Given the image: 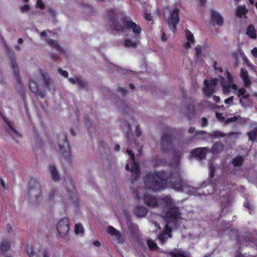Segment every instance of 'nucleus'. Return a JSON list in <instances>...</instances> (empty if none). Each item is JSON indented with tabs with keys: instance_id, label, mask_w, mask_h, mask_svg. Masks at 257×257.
<instances>
[{
	"instance_id": "obj_1",
	"label": "nucleus",
	"mask_w": 257,
	"mask_h": 257,
	"mask_svg": "<svg viewBox=\"0 0 257 257\" xmlns=\"http://www.w3.org/2000/svg\"><path fill=\"white\" fill-rule=\"evenodd\" d=\"M145 187L153 191H161L168 187L184 192L189 195H204L213 194L218 195L216 187H222L223 185L218 182L215 185L209 182L203 183L198 189L188 186L181 178L179 169L175 167L169 176L165 172H155L149 174L144 178Z\"/></svg>"
},
{
	"instance_id": "obj_2",
	"label": "nucleus",
	"mask_w": 257,
	"mask_h": 257,
	"mask_svg": "<svg viewBox=\"0 0 257 257\" xmlns=\"http://www.w3.org/2000/svg\"><path fill=\"white\" fill-rule=\"evenodd\" d=\"M138 200L143 199L144 203L151 207L163 208V212L161 215L155 214L154 220H152V226L156 228L155 231L159 232L158 238L162 243L171 237V229L175 227L180 218L178 208L174 204V201L170 195H163L157 200L147 192L141 193L137 190Z\"/></svg>"
},
{
	"instance_id": "obj_3",
	"label": "nucleus",
	"mask_w": 257,
	"mask_h": 257,
	"mask_svg": "<svg viewBox=\"0 0 257 257\" xmlns=\"http://www.w3.org/2000/svg\"><path fill=\"white\" fill-rule=\"evenodd\" d=\"M213 67L216 73H221L218 78H214L210 80H205L204 84L205 88L203 89V93L207 97H210L217 89L221 87L223 92L227 94L230 89L235 90L234 94H236L239 99V103L243 107H249L251 105V101L249 98V94L244 88L237 89L236 84L233 83L232 77L230 74L226 70L223 71L222 68L215 62Z\"/></svg>"
},
{
	"instance_id": "obj_4",
	"label": "nucleus",
	"mask_w": 257,
	"mask_h": 257,
	"mask_svg": "<svg viewBox=\"0 0 257 257\" xmlns=\"http://www.w3.org/2000/svg\"><path fill=\"white\" fill-rule=\"evenodd\" d=\"M110 26L112 30L123 32L127 36H133L136 38H141L142 32L141 27L134 22L130 18L125 17L122 19L120 23L114 16L111 18Z\"/></svg>"
},
{
	"instance_id": "obj_5",
	"label": "nucleus",
	"mask_w": 257,
	"mask_h": 257,
	"mask_svg": "<svg viewBox=\"0 0 257 257\" xmlns=\"http://www.w3.org/2000/svg\"><path fill=\"white\" fill-rule=\"evenodd\" d=\"M179 10L177 8H168L164 11L165 20L170 27L172 26L173 32H175L176 26L179 22Z\"/></svg>"
},
{
	"instance_id": "obj_6",
	"label": "nucleus",
	"mask_w": 257,
	"mask_h": 257,
	"mask_svg": "<svg viewBox=\"0 0 257 257\" xmlns=\"http://www.w3.org/2000/svg\"><path fill=\"white\" fill-rule=\"evenodd\" d=\"M161 144L163 151L164 153L169 154L175 158H178L179 153L174 148L171 136L168 134L164 135L162 138Z\"/></svg>"
},
{
	"instance_id": "obj_7",
	"label": "nucleus",
	"mask_w": 257,
	"mask_h": 257,
	"mask_svg": "<svg viewBox=\"0 0 257 257\" xmlns=\"http://www.w3.org/2000/svg\"><path fill=\"white\" fill-rule=\"evenodd\" d=\"M57 143L59 147L61 153L63 154L64 157L67 159L71 158V152L69 144L67 141L66 135L64 133H61L58 135L57 138Z\"/></svg>"
},
{
	"instance_id": "obj_8",
	"label": "nucleus",
	"mask_w": 257,
	"mask_h": 257,
	"mask_svg": "<svg viewBox=\"0 0 257 257\" xmlns=\"http://www.w3.org/2000/svg\"><path fill=\"white\" fill-rule=\"evenodd\" d=\"M70 222L66 217L60 219L56 225L57 231L59 235L62 238H66L69 232Z\"/></svg>"
},
{
	"instance_id": "obj_9",
	"label": "nucleus",
	"mask_w": 257,
	"mask_h": 257,
	"mask_svg": "<svg viewBox=\"0 0 257 257\" xmlns=\"http://www.w3.org/2000/svg\"><path fill=\"white\" fill-rule=\"evenodd\" d=\"M127 153L131 158V162L126 166V170H130L132 173V178L137 180L140 177V170L138 165L135 161V156L132 150H127Z\"/></svg>"
},
{
	"instance_id": "obj_10",
	"label": "nucleus",
	"mask_w": 257,
	"mask_h": 257,
	"mask_svg": "<svg viewBox=\"0 0 257 257\" xmlns=\"http://www.w3.org/2000/svg\"><path fill=\"white\" fill-rule=\"evenodd\" d=\"M195 57L201 60L210 57L212 53L211 47L206 44L197 45L195 48Z\"/></svg>"
},
{
	"instance_id": "obj_11",
	"label": "nucleus",
	"mask_w": 257,
	"mask_h": 257,
	"mask_svg": "<svg viewBox=\"0 0 257 257\" xmlns=\"http://www.w3.org/2000/svg\"><path fill=\"white\" fill-rule=\"evenodd\" d=\"M185 35L186 41L183 44V46L186 49H190L195 44V39L193 34L189 30L185 31Z\"/></svg>"
},
{
	"instance_id": "obj_12",
	"label": "nucleus",
	"mask_w": 257,
	"mask_h": 257,
	"mask_svg": "<svg viewBox=\"0 0 257 257\" xmlns=\"http://www.w3.org/2000/svg\"><path fill=\"white\" fill-rule=\"evenodd\" d=\"M27 251L30 257H49V254L47 250H35L32 248L27 247Z\"/></svg>"
},
{
	"instance_id": "obj_13",
	"label": "nucleus",
	"mask_w": 257,
	"mask_h": 257,
	"mask_svg": "<svg viewBox=\"0 0 257 257\" xmlns=\"http://www.w3.org/2000/svg\"><path fill=\"white\" fill-rule=\"evenodd\" d=\"M128 38L124 41V44L125 47L135 48L139 44V40L141 38H136V37L133 36H128Z\"/></svg>"
},
{
	"instance_id": "obj_14",
	"label": "nucleus",
	"mask_w": 257,
	"mask_h": 257,
	"mask_svg": "<svg viewBox=\"0 0 257 257\" xmlns=\"http://www.w3.org/2000/svg\"><path fill=\"white\" fill-rule=\"evenodd\" d=\"M219 193L220 194V196H222V197H220V203L221 206L227 205L232 201V198L228 192H224L223 190H219Z\"/></svg>"
},
{
	"instance_id": "obj_15",
	"label": "nucleus",
	"mask_w": 257,
	"mask_h": 257,
	"mask_svg": "<svg viewBox=\"0 0 257 257\" xmlns=\"http://www.w3.org/2000/svg\"><path fill=\"white\" fill-rule=\"evenodd\" d=\"M68 80L70 83L76 85L80 89L84 88L86 85V82L81 77H70Z\"/></svg>"
},
{
	"instance_id": "obj_16",
	"label": "nucleus",
	"mask_w": 257,
	"mask_h": 257,
	"mask_svg": "<svg viewBox=\"0 0 257 257\" xmlns=\"http://www.w3.org/2000/svg\"><path fill=\"white\" fill-rule=\"evenodd\" d=\"M207 151L208 149L206 147L198 148L193 150L191 153L193 156L203 159L205 157Z\"/></svg>"
},
{
	"instance_id": "obj_17",
	"label": "nucleus",
	"mask_w": 257,
	"mask_h": 257,
	"mask_svg": "<svg viewBox=\"0 0 257 257\" xmlns=\"http://www.w3.org/2000/svg\"><path fill=\"white\" fill-rule=\"evenodd\" d=\"M212 22L214 24L222 26L223 23V18L217 12L212 11L211 12Z\"/></svg>"
},
{
	"instance_id": "obj_18",
	"label": "nucleus",
	"mask_w": 257,
	"mask_h": 257,
	"mask_svg": "<svg viewBox=\"0 0 257 257\" xmlns=\"http://www.w3.org/2000/svg\"><path fill=\"white\" fill-rule=\"evenodd\" d=\"M106 231L107 233L111 235L114 239H116L118 241H120L121 238L120 233L113 226H108L106 229Z\"/></svg>"
},
{
	"instance_id": "obj_19",
	"label": "nucleus",
	"mask_w": 257,
	"mask_h": 257,
	"mask_svg": "<svg viewBox=\"0 0 257 257\" xmlns=\"http://www.w3.org/2000/svg\"><path fill=\"white\" fill-rule=\"evenodd\" d=\"M240 76L243 80L244 86L246 87H248L251 84V81L249 78L247 71L243 69H241Z\"/></svg>"
},
{
	"instance_id": "obj_20",
	"label": "nucleus",
	"mask_w": 257,
	"mask_h": 257,
	"mask_svg": "<svg viewBox=\"0 0 257 257\" xmlns=\"http://www.w3.org/2000/svg\"><path fill=\"white\" fill-rule=\"evenodd\" d=\"M30 88L31 91L35 93L37 95L43 98L44 97V94L40 91L39 90L38 86L34 80H31L30 82Z\"/></svg>"
},
{
	"instance_id": "obj_21",
	"label": "nucleus",
	"mask_w": 257,
	"mask_h": 257,
	"mask_svg": "<svg viewBox=\"0 0 257 257\" xmlns=\"http://www.w3.org/2000/svg\"><path fill=\"white\" fill-rule=\"evenodd\" d=\"M4 120L7 124V130L8 133L10 134L13 137L16 138L19 136V134L18 132L10 124V121L6 118H4Z\"/></svg>"
},
{
	"instance_id": "obj_22",
	"label": "nucleus",
	"mask_w": 257,
	"mask_h": 257,
	"mask_svg": "<svg viewBox=\"0 0 257 257\" xmlns=\"http://www.w3.org/2000/svg\"><path fill=\"white\" fill-rule=\"evenodd\" d=\"M134 214L138 217H142L147 213V209L143 206L136 207L134 209Z\"/></svg>"
},
{
	"instance_id": "obj_23",
	"label": "nucleus",
	"mask_w": 257,
	"mask_h": 257,
	"mask_svg": "<svg viewBox=\"0 0 257 257\" xmlns=\"http://www.w3.org/2000/svg\"><path fill=\"white\" fill-rule=\"evenodd\" d=\"M11 247L10 243L7 240H3L0 245V250L2 254L7 256L6 253L10 249Z\"/></svg>"
},
{
	"instance_id": "obj_24",
	"label": "nucleus",
	"mask_w": 257,
	"mask_h": 257,
	"mask_svg": "<svg viewBox=\"0 0 257 257\" xmlns=\"http://www.w3.org/2000/svg\"><path fill=\"white\" fill-rule=\"evenodd\" d=\"M247 9L245 6H239L236 10V15L237 17L241 18L245 16L247 13Z\"/></svg>"
},
{
	"instance_id": "obj_25",
	"label": "nucleus",
	"mask_w": 257,
	"mask_h": 257,
	"mask_svg": "<svg viewBox=\"0 0 257 257\" xmlns=\"http://www.w3.org/2000/svg\"><path fill=\"white\" fill-rule=\"evenodd\" d=\"M246 33L251 39L256 38L255 30L252 25H250L248 27Z\"/></svg>"
},
{
	"instance_id": "obj_26",
	"label": "nucleus",
	"mask_w": 257,
	"mask_h": 257,
	"mask_svg": "<svg viewBox=\"0 0 257 257\" xmlns=\"http://www.w3.org/2000/svg\"><path fill=\"white\" fill-rule=\"evenodd\" d=\"M48 44L54 49H56V51L58 53L62 52V48L59 46L58 43L52 40H50L48 42Z\"/></svg>"
},
{
	"instance_id": "obj_27",
	"label": "nucleus",
	"mask_w": 257,
	"mask_h": 257,
	"mask_svg": "<svg viewBox=\"0 0 257 257\" xmlns=\"http://www.w3.org/2000/svg\"><path fill=\"white\" fill-rule=\"evenodd\" d=\"M50 171L53 180L55 181H58L59 178V174L54 165L50 166Z\"/></svg>"
},
{
	"instance_id": "obj_28",
	"label": "nucleus",
	"mask_w": 257,
	"mask_h": 257,
	"mask_svg": "<svg viewBox=\"0 0 257 257\" xmlns=\"http://www.w3.org/2000/svg\"><path fill=\"white\" fill-rule=\"evenodd\" d=\"M247 136L249 140L250 141L257 140V127L254 128L252 131L247 133Z\"/></svg>"
},
{
	"instance_id": "obj_29",
	"label": "nucleus",
	"mask_w": 257,
	"mask_h": 257,
	"mask_svg": "<svg viewBox=\"0 0 257 257\" xmlns=\"http://www.w3.org/2000/svg\"><path fill=\"white\" fill-rule=\"evenodd\" d=\"M75 233L76 234H81L83 235L84 233V228L82 225L80 223H77L75 225L74 229Z\"/></svg>"
},
{
	"instance_id": "obj_30",
	"label": "nucleus",
	"mask_w": 257,
	"mask_h": 257,
	"mask_svg": "<svg viewBox=\"0 0 257 257\" xmlns=\"http://www.w3.org/2000/svg\"><path fill=\"white\" fill-rule=\"evenodd\" d=\"M223 148V145L221 143H215L212 149V151L213 154L217 153L222 150Z\"/></svg>"
},
{
	"instance_id": "obj_31",
	"label": "nucleus",
	"mask_w": 257,
	"mask_h": 257,
	"mask_svg": "<svg viewBox=\"0 0 257 257\" xmlns=\"http://www.w3.org/2000/svg\"><path fill=\"white\" fill-rule=\"evenodd\" d=\"M46 85L47 88L49 89L50 91H52V92L54 91L55 89V86L51 80H46Z\"/></svg>"
},
{
	"instance_id": "obj_32",
	"label": "nucleus",
	"mask_w": 257,
	"mask_h": 257,
	"mask_svg": "<svg viewBox=\"0 0 257 257\" xmlns=\"http://www.w3.org/2000/svg\"><path fill=\"white\" fill-rule=\"evenodd\" d=\"M243 162V158L241 157H237L235 158L232 161V164L234 166H238L242 164Z\"/></svg>"
},
{
	"instance_id": "obj_33",
	"label": "nucleus",
	"mask_w": 257,
	"mask_h": 257,
	"mask_svg": "<svg viewBox=\"0 0 257 257\" xmlns=\"http://www.w3.org/2000/svg\"><path fill=\"white\" fill-rule=\"evenodd\" d=\"M147 244L151 250H155L158 247L157 244L152 240H148L147 241Z\"/></svg>"
},
{
	"instance_id": "obj_34",
	"label": "nucleus",
	"mask_w": 257,
	"mask_h": 257,
	"mask_svg": "<svg viewBox=\"0 0 257 257\" xmlns=\"http://www.w3.org/2000/svg\"><path fill=\"white\" fill-rule=\"evenodd\" d=\"M244 207L247 208L249 213L250 211L252 210L254 208V205L252 203H250L248 202H245L244 203Z\"/></svg>"
},
{
	"instance_id": "obj_35",
	"label": "nucleus",
	"mask_w": 257,
	"mask_h": 257,
	"mask_svg": "<svg viewBox=\"0 0 257 257\" xmlns=\"http://www.w3.org/2000/svg\"><path fill=\"white\" fill-rule=\"evenodd\" d=\"M36 8H39L41 10H43L45 8V5L42 0H38L36 4Z\"/></svg>"
},
{
	"instance_id": "obj_36",
	"label": "nucleus",
	"mask_w": 257,
	"mask_h": 257,
	"mask_svg": "<svg viewBox=\"0 0 257 257\" xmlns=\"http://www.w3.org/2000/svg\"><path fill=\"white\" fill-rule=\"evenodd\" d=\"M11 66L12 69H13L14 72L15 73L16 76H18V68L17 65L14 61L12 60L11 63Z\"/></svg>"
},
{
	"instance_id": "obj_37",
	"label": "nucleus",
	"mask_w": 257,
	"mask_h": 257,
	"mask_svg": "<svg viewBox=\"0 0 257 257\" xmlns=\"http://www.w3.org/2000/svg\"><path fill=\"white\" fill-rule=\"evenodd\" d=\"M188 132L190 134H193V133H195L196 135L197 136L202 135L204 133V132L202 131H197L196 132H195V129L194 127H190L189 129Z\"/></svg>"
},
{
	"instance_id": "obj_38",
	"label": "nucleus",
	"mask_w": 257,
	"mask_h": 257,
	"mask_svg": "<svg viewBox=\"0 0 257 257\" xmlns=\"http://www.w3.org/2000/svg\"><path fill=\"white\" fill-rule=\"evenodd\" d=\"M52 32L50 31H43L41 33V37L42 38L43 37H47L48 36H50L51 35Z\"/></svg>"
},
{
	"instance_id": "obj_39",
	"label": "nucleus",
	"mask_w": 257,
	"mask_h": 257,
	"mask_svg": "<svg viewBox=\"0 0 257 257\" xmlns=\"http://www.w3.org/2000/svg\"><path fill=\"white\" fill-rule=\"evenodd\" d=\"M58 71L61 76L64 77H68V73L67 71L63 70L60 68H59L58 69Z\"/></svg>"
},
{
	"instance_id": "obj_40",
	"label": "nucleus",
	"mask_w": 257,
	"mask_h": 257,
	"mask_svg": "<svg viewBox=\"0 0 257 257\" xmlns=\"http://www.w3.org/2000/svg\"><path fill=\"white\" fill-rule=\"evenodd\" d=\"M0 184L4 190L8 189V186L5 183L4 180L2 178H0Z\"/></svg>"
},
{
	"instance_id": "obj_41",
	"label": "nucleus",
	"mask_w": 257,
	"mask_h": 257,
	"mask_svg": "<svg viewBox=\"0 0 257 257\" xmlns=\"http://www.w3.org/2000/svg\"><path fill=\"white\" fill-rule=\"evenodd\" d=\"M30 9V6L28 5H25L23 7H21V11L22 13H25Z\"/></svg>"
},
{
	"instance_id": "obj_42",
	"label": "nucleus",
	"mask_w": 257,
	"mask_h": 257,
	"mask_svg": "<svg viewBox=\"0 0 257 257\" xmlns=\"http://www.w3.org/2000/svg\"><path fill=\"white\" fill-rule=\"evenodd\" d=\"M212 136L215 137H223L224 135L220 132L216 131L212 133Z\"/></svg>"
},
{
	"instance_id": "obj_43",
	"label": "nucleus",
	"mask_w": 257,
	"mask_h": 257,
	"mask_svg": "<svg viewBox=\"0 0 257 257\" xmlns=\"http://www.w3.org/2000/svg\"><path fill=\"white\" fill-rule=\"evenodd\" d=\"M209 171H210V177H213L214 176V174L215 167L212 165H211L210 166Z\"/></svg>"
},
{
	"instance_id": "obj_44",
	"label": "nucleus",
	"mask_w": 257,
	"mask_h": 257,
	"mask_svg": "<svg viewBox=\"0 0 257 257\" xmlns=\"http://www.w3.org/2000/svg\"><path fill=\"white\" fill-rule=\"evenodd\" d=\"M216 116L217 119L221 122H225V118L223 116H222L221 113H216Z\"/></svg>"
},
{
	"instance_id": "obj_45",
	"label": "nucleus",
	"mask_w": 257,
	"mask_h": 257,
	"mask_svg": "<svg viewBox=\"0 0 257 257\" xmlns=\"http://www.w3.org/2000/svg\"><path fill=\"white\" fill-rule=\"evenodd\" d=\"M237 118L236 116H234L232 117H229L227 119L226 122L227 123H230L232 122H234L237 120Z\"/></svg>"
},
{
	"instance_id": "obj_46",
	"label": "nucleus",
	"mask_w": 257,
	"mask_h": 257,
	"mask_svg": "<svg viewBox=\"0 0 257 257\" xmlns=\"http://www.w3.org/2000/svg\"><path fill=\"white\" fill-rule=\"evenodd\" d=\"M233 96H231L224 100V102L225 104H230L232 102L233 100Z\"/></svg>"
},
{
	"instance_id": "obj_47",
	"label": "nucleus",
	"mask_w": 257,
	"mask_h": 257,
	"mask_svg": "<svg viewBox=\"0 0 257 257\" xmlns=\"http://www.w3.org/2000/svg\"><path fill=\"white\" fill-rule=\"evenodd\" d=\"M49 13L52 16H55L56 15V11L53 8H49Z\"/></svg>"
},
{
	"instance_id": "obj_48",
	"label": "nucleus",
	"mask_w": 257,
	"mask_h": 257,
	"mask_svg": "<svg viewBox=\"0 0 257 257\" xmlns=\"http://www.w3.org/2000/svg\"><path fill=\"white\" fill-rule=\"evenodd\" d=\"M251 52L254 57H257V48H254L252 49Z\"/></svg>"
},
{
	"instance_id": "obj_49",
	"label": "nucleus",
	"mask_w": 257,
	"mask_h": 257,
	"mask_svg": "<svg viewBox=\"0 0 257 257\" xmlns=\"http://www.w3.org/2000/svg\"><path fill=\"white\" fill-rule=\"evenodd\" d=\"M244 61L245 62V63L246 64L250 67L251 69H253V66H252V65H251L250 62L249 61V60L248 59H247L246 58H244Z\"/></svg>"
},
{
	"instance_id": "obj_50",
	"label": "nucleus",
	"mask_w": 257,
	"mask_h": 257,
	"mask_svg": "<svg viewBox=\"0 0 257 257\" xmlns=\"http://www.w3.org/2000/svg\"><path fill=\"white\" fill-rule=\"evenodd\" d=\"M67 188L69 193H70L71 191H72L74 188V185L71 182H70V187L67 186Z\"/></svg>"
},
{
	"instance_id": "obj_51",
	"label": "nucleus",
	"mask_w": 257,
	"mask_h": 257,
	"mask_svg": "<svg viewBox=\"0 0 257 257\" xmlns=\"http://www.w3.org/2000/svg\"><path fill=\"white\" fill-rule=\"evenodd\" d=\"M207 120L206 118L203 117L202 120V126L204 127L207 125Z\"/></svg>"
},
{
	"instance_id": "obj_52",
	"label": "nucleus",
	"mask_w": 257,
	"mask_h": 257,
	"mask_svg": "<svg viewBox=\"0 0 257 257\" xmlns=\"http://www.w3.org/2000/svg\"><path fill=\"white\" fill-rule=\"evenodd\" d=\"M145 18L149 21L152 20V17L151 16L150 14H146L145 15Z\"/></svg>"
},
{
	"instance_id": "obj_53",
	"label": "nucleus",
	"mask_w": 257,
	"mask_h": 257,
	"mask_svg": "<svg viewBox=\"0 0 257 257\" xmlns=\"http://www.w3.org/2000/svg\"><path fill=\"white\" fill-rule=\"evenodd\" d=\"M136 134L138 137H139L141 134V130L138 126H137L136 128Z\"/></svg>"
},
{
	"instance_id": "obj_54",
	"label": "nucleus",
	"mask_w": 257,
	"mask_h": 257,
	"mask_svg": "<svg viewBox=\"0 0 257 257\" xmlns=\"http://www.w3.org/2000/svg\"><path fill=\"white\" fill-rule=\"evenodd\" d=\"M118 91L120 92L122 94H124L126 93V89L123 88H118Z\"/></svg>"
},
{
	"instance_id": "obj_55",
	"label": "nucleus",
	"mask_w": 257,
	"mask_h": 257,
	"mask_svg": "<svg viewBox=\"0 0 257 257\" xmlns=\"http://www.w3.org/2000/svg\"><path fill=\"white\" fill-rule=\"evenodd\" d=\"M213 99L216 102H218L220 100V97L219 96H214L213 97Z\"/></svg>"
},
{
	"instance_id": "obj_56",
	"label": "nucleus",
	"mask_w": 257,
	"mask_h": 257,
	"mask_svg": "<svg viewBox=\"0 0 257 257\" xmlns=\"http://www.w3.org/2000/svg\"><path fill=\"white\" fill-rule=\"evenodd\" d=\"M162 39L163 41H165L167 40V38L166 37L165 34L164 32H162Z\"/></svg>"
},
{
	"instance_id": "obj_57",
	"label": "nucleus",
	"mask_w": 257,
	"mask_h": 257,
	"mask_svg": "<svg viewBox=\"0 0 257 257\" xmlns=\"http://www.w3.org/2000/svg\"><path fill=\"white\" fill-rule=\"evenodd\" d=\"M162 163H163V162H162V161H160V160H159V161H158V160H156V163L154 164V165H155V166H159L160 164H162Z\"/></svg>"
},
{
	"instance_id": "obj_58",
	"label": "nucleus",
	"mask_w": 257,
	"mask_h": 257,
	"mask_svg": "<svg viewBox=\"0 0 257 257\" xmlns=\"http://www.w3.org/2000/svg\"><path fill=\"white\" fill-rule=\"evenodd\" d=\"M93 244L95 246H99L100 245V243L98 241L96 240L93 242Z\"/></svg>"
},
{
	"instance_id": "obj_59",
	"label": "nucleus",
	"mask_w": 257,
	"mask_h": 257,
	"mask_svg": "<svg viewBox=\"0 0 257 257\" xmlns=\"http://www.w3.org/2000/svg\"><path fill=\"white\" fill-rule=\"evenodd\" d=\"M120 149V146L118 145H115L114 146V150L116 151H118Z\"/></svg>"
},
{
	"instance_id": "obj_60",
	"label": "nucleus",
	"mask_w": 257,
	"mask_h": 257,
	"mask_svg": "<svg viewBox=\"0 0 257 257\" xmlns=\"http://www.w3.org/2000/svg\"><path fill=\"white\" fill-rule=\"evenodd\" d=\"M18 42L19 44H22L23 42V39L21 38L19 39Z\"/></svg>"
},
{
	"instance_id": "obj_61",
	"label": "nucleus",
	"mask_w": 257,
	"mask_h": 257,
	"mask_svg": "<svg viewBox=\"0 0 257 257\" xmlns=\"http://www.w3.org/2000/svg\"><path fill=\"white\" fill-rule=\"evenodd\" d=\"M240 134L239 133H232L231 134H230V136H233V135H235V136H238Z\"/></svg>"
},
{
	"instance_id": "obj_62",
	"label": "nucleus",
	"mask_w": 257,
	"mask_h": 257,
	"mask_svg": "<svg viewBox=\"0 0 257 257\" xmlns=\"http://www.w3.org/2000/svg\"><path fill=\"white\" fill-rule=\"evenodd\" d=\"M249 2L251 5H252L254 3V0H249Z\"/></svg>"
},
{
	"instance_id": "obj_63",
	"label": "nucleus",
	"mask_w": 257,
	"mask_h": 257,
	"mask_svg": "<svg viewBox=\"0 0 257 257\" xmlns=\"http://www.w3.org/2000/svg\"><path fill=\"white\" fill-rule=\"evenodd\" d=\"M205 0H200L201 5H203L205 3Z\"/></svg>"
},
{
	"instance_id": "obj_64",
	"label": "nucleus",
	"mask_w": 257,
	"mask_h": 257,
	"mask_svg": "<svg viewBox=\"0 0 257 257\" xmlns=\"http://www.w3.org/2000/svg\"><path fill=\"white\" fill-rule=\"evenodd\" d=\"M130 87L131 89L134 88V86L133 84H130Z\"/></svg>"
}]
</instances>
